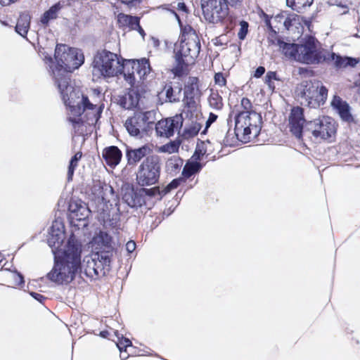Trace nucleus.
I'll use <instances>...</instances> for the list:
<instances>
[{"instance_id": "38", "label": "nucleus", "mask_w": 360, "mask_h": 360, "mask_svg": "<svg viewBox=\"0 0 360 360\" xmlns=\"http://www.w3.org/2000/svg\"><path fill=\"white\" fill-rule=\"evenodd\" d=\"M141 192L142 193V195L143 198L146 199V196L148 197H155L159 196V199H161L162 197L164 195L162 191L160 190L159 186H153L150 188H147L146 187H141Z\"/></svg>"}, {"instance_id": "62", "label": "nucleus", "mask_w": 360, "mask_h": 360, "mask_svg": "<svg viewBox=\"0 0 360 360\" xmlns=\"http://www.w3.org/2000/svg\"><path fill=\"white\" fill-rule=\"evenodd\" d=\"M216 42H215V44L218 45V44H223V42L221 41V39L219 37V38H217L216 39Z\"/></svg>"}, {"instance_id": "8", "label": "nucleus", "mask_w": 360, "mask_h": 360, "mask_svg": "<svg viewBox=\"0 0 360 360\" xmlns=\"http://www.w3.org/2000/svg\"><path fill=\"white\" fill-rule=\"evenodd\" d=\"M162 169L161 158L152 154L143 159L136 172V181L140 187H148L158 184Z\"/></svg>"}, {"instance_id": "58", "label": "nucleus", "mask_w": 360, "mask_h": 360, "mask_svg": "<svg viewBox=\"0 0 360 360\" xmlns=\"http://www.w3.org/2000/svg\"><path fill=\"white\" fill-rule=\"evenodd\" d=\"M109 335L110 333L108 330H103L100 333V335L104 338H108Z\"/></svg>"}, {"instance_id": "59", "label": "nucleus", "mask_w": 360, "mask_h": 360, "mask_svg": "<svg viewBox=\"0 0 360 360\" xmlns=\"http://www.w3.org/2000/svg\"><path fill=\"white\" fill-rule=\"evenodd\" d=\"M141 0H129L127 2V5L129 6H134L136 3H140Z\"/></svg>"}, {"instance_id": "10", "label": "nucleus", "mask_w": 360, "mask_h": 360, "mask_svg": "<svg viewBox=\"0 0 360 360\" xmlns=\"http://www.w3.org/2000/svg\"><path fill=\"white\" fill-rule=\"evenodd\" d=\"M262 116L255 111H242L238 114L235 122V131L237 136L242 134L243 139H250L259 134L261 129Z\"/></svg>"}, {"instance_id": "64", "label": "nucleus", "mask_w": 360, "mask_h": 360, "mask_svg": "<svg viewBox=\"0 0 360 360\" xmlns=\"http://www.w3.org/2000/svg\"><path fill=\"white\" fill-rule=\"evenodd\" d=\"M176 18L178 19L179 22H180V19H179V15H177L176 14Z\"/></svg>"}, {"instance_id": "39", "label": "nucleus", "mask_w": 360, "mask_h": 360, "mask_svg": "<svg viewBox=\"0 0 360 360\" xmlns=\"http://www.w3.org/2000/svg\"><path fill=\"white\" fill-rule=\"evenodd\" d=\"M210 105L216 110H221L223 107L222 98L217 93H212L209 97Z\"/></svg>"}, {"instance_id": "20", "label": "nucleus", "mask_w": 360, "mask_h": 360, "mask_svg": "<svg viewBox=\"0 0 360 360\" xmlns=\"http://www.w3.org/2000/svg\"><path fill=\"white\" fill-rule=\"evenodd\" d=\"M151 149L148 145H143L136 148H127L126 151V157L127 164L129 166H135L145 159L147 156L150 155Z\"/></svg>"}, {"instance_id": "55", "label": "nucleus", "mask_w": 360, "mask_h": 360, "mask_svg": "<svg viewBox=\"0 0 360 360\" xmlns=\"http://www.w3.org/2000/svg\"><path fill=\"white\" fill-rule=\"evenodd\" d=\"M202 155V153H201V151H200L199 153L196 150L194 153V155H193V158H194L195 161L194 162H198L199 160H200L201 159V156Z\"/></svg>"}, {"instance_id": "34", "label": "nucleus", "mask_w": 360, "mask_h": 360, "mask_svg": "<svg viewBox=\"0 0 360 360\" xmlns=\"http://www.w3.org/2000/svg\"><path fill=\"white\" fill-rule=\"evenodd\" d=\"M98 219L105 229L115 228L118 223L117 215L111 216L108 212L101 213Z\"/></svg>"}, {"instance_id": "36", "label": "nucleus", "mask_w": 360, "mask_h": 360, "mask_svg": "<svg viewBox=\"0 0 360 360\" xmlns=\"http://www.w3.org/2000/svg\"><path fill=\"white\" fill-rule=\"evenodd\" d=\"M95 241L98 244H101L104 248V250H110L112 252V237L108 233L101 231L95 238Z\"/></svg>"}, {"instance_id": "1", "label": "nucleus", "mask_w": 360, "mask_h": 360, "mask_svg": "<svg viewBox=\"0 0 360 360\" xmlns=\"http://www.w3.org/2000/svg\"><path fill=\"white\" fill-rule=\"evenodd\" d=\"M93 75L97 77L110 78L123 74L124 79L132 84L136 75L144 79L152 69L149 60L143 58L139 60H123L117 54L105 49L98 51L92 63Z\"/></svg>"}, {"instance_id": "54", "label": "nucleus", "mask_w": 360, "mask_h": 360, "mask_svg": "<svg viewBox=\"0 0 360 360\" xmlns=\"http://www.w3.org/2000/svg\"><path fill=\"white\" fill-rule=\"evenodd\" d=\"M18 0H0V4L3 6H7L15 3Z\"/></svg>"}, {"instance_id": "24", "label": "nucleus", "mask_w": 360, "mask_h": 360, "mask_svg": "<svg viewBox=\"0 0 360 360\" xmlns=\"http://www.w3.org/2000/svg\"><path fill=\"white\" fill-rule=\"evenodd\" d=\"M122 155L121 150L114 146L106 148L103 152V158L110 167L117 165L121 160Z\"/></svg>"}, {"instance_id": "50", "label": "nucleus", "mask_w": 360, "mask_h": 360, "mask_svg": "<svg viewBox=\"0 0 360 360\" xmlns=\"http://www.w3.org/2000/svg\"><path fill=\"white\" fill-rule=\"evenodd\" d=\"M217 119V115L211 112L210 113L209 117L207 120L206 121V129H207L213 122L216 121Z\"/></svg>"}, {"instance_id": "51", "label": "nucleus", "mask_w": 360, "mask_h": 360, "mask_svg": "<svg viewBox=\"0 0 360 360\" xmlns=\"http://www.w3.org/2000/svg\"><path fill=\"white\" fill-rule=\"evenodd\" d=\"M265 72V68L263 66H259L255 71L254 77L256 78L261 77Z\"/></svg>"}, {"instance_id": "47", "label": "nucleus", "mask_w": 360, "mask_h": 360, "mask_svg": "<svg viewBox=\"0 0 360 360\" xmlns=\"http://www.w3.org/2000/svg\"><path fill=\"white\" fill-rule=\"evenodd\" d=\"M272 80L280 81L281 79L277 77L276 72H268L265 76V82H270Z\"/></svg>"}, {"instance_id": "43", "label": "nucleus", "mask_w": 360, "mask_h": 360, "mask_svg": "<svg viewBox=\"0 0 360 360\" xmlns=\"http://www.w3.org/2000/svg\"><path fill=\"white\" fill-rule=\"evenodd\" d=\"M182 181L181 178L174 179H173L163 190V195H166L172 190L176 188Z\"/></svg>"}, {"instance_id": "9", "label": "nucleus", "mask_w": 360, "mask_h": 360, "mask_svg": "<svg viewBox=\"0 0 360 360\" xmlns=\"http://www.w3.org/2000/svg\"><path fill=\"white\" fill-rule=\"evenodd\" d=\"M297 62L315 65L324 63L326 49L319 47V41L314 37H306L301 44H298Z\"/></svg>"}, {"instance_id": "48", "label": "nucleus", "mask_w": 360, "mask_h": 360, "mask_svg": "<svg viewBox=\"0 0 360 360\" xmlns=\"http://www.w3.org/2000/svg\"><path fill=\"white\" fill-rule=\"evenodd\" d=\"M136 248V243L134 240H129L126 243V250L128 253H132Z\"/></svg>"}, {"instance_id": "27", "label": "nucleus", "mask_w": 360, "mask_h": 360, "mask_svg": "<svg viewBox=\"0 0 360 360\" xmlns=\"http://www.w3.org/2000/svg\"><path fill=\"white\" fill-rule=\"evenodd\" d=\"M182 88L180 85L172 86L171 84H167L163 89L167 101L171 103L179 101Z\"/></svg>"}, {"instance_id": "61", "label": "nucleus", "mask_w": 360, "mask_h": 360, "mask_svg": "<svg viewBox=\"0 0 360 360\" xmlns=\"http://www.w3.org/2000/svg\"><path fill=\"white\" fill-rule=\"evenodd\" d=\"M265 83L268 85L269 88L271 90H272V91H274V89H275V85L274 84V83L272 82V81H270V82H265Z\"/></svg>"}, {"instance_id": "41", "label": "nucleus", "mask_w": 360, "mask_h": 360, "mask_svg": "<svg viewBox=\"0 0 360 360\" xmlns=\"http://www.w3.org/2000/svg\"><path fill=\"white\" fill-rule=\"evenodd\" d=\"M201 126L198 123H193L184 129L185 135L188 137H193L197 135L200 130Z\"/></svg>"}, {"instance_id": "40", "label": "nucleus", "mask_w": 360, "mask_h": 360, "mask_svg": "<svg viewBox=\"0 0 360 360\" xmlns=\"http://www.w3.org/2000/svg\"><path fill=\"white\" fill-rule=\"evenodd\" d=\"M179 147V144L172 141L160 146L158 149V151L161 153H173L178 151Z\"/></svg>"}, {"instance_id": "44", "label": "nucleus", "mask_w": 360, "mask_h": 360, "mask_svg": "<svg viewBox=\"0 0 360 360\" xmlns=\"http://www.w3.org/2000/svg\"><path fill=\"white\" fill-rule=\"evenodd\" d=\"M264 22L266 26L268 27V29L272 32L273 33L276 34L277 31L275 30L274 23H273V19L272 17H269L268 15H264Z\"/></svg>"}, {"instance_id": "31", "label": "nucleus", "mask_w": 360, "mask_h": 360, "mask_svg": "<svg viewBox=\"0 0 360 360\" xmlns=\"http://www.w3.org/2000/svg\"><path fill=\"white\" fill-rule=\"evenodd\" d=\"M79 273H83L86 276L92 278L94 276V270L93 271V258L92 254L85 256L83 261H80Z\"/></svg>"}, {"instance_id": "15", "label": "nucleus", "mask_w": 360, "mask_h": 360, "mask_svg": "<svg viewBox=\"0 0 360 360\" xmlns=\"http://www.w3.org/2000/svg\"><path fill=\"white\" fill-rule=\"evenodd\" d=\"M65 239V233L63 226L57 221L53 223L49 232L47 243L51 248L53 255H59V248Z\"/></svg>"}, {"instance_id": "23", "label": "nucleus", "mask_w": 360, "mask_h": 360, "mask_svg": "<svg viewBox=\"0 0 360 360\" xmlns=\"http://www.w3.org/2000/svg\"><path fill=\"white\" fill-rule=\"evenodd\" d=\"M114 333L117 337V340L113 341L120 352L121 360H126L134 353L135 348L129 339L124 338L122 335L120 337L117 330H115Z\"/></svg>"}, {"instance_id": "11", "label": "nucleus", "mask_w": 360, "mask_h": 360, "mask_svg": "<svg viewBox=\"0 0 360 360\" xmlns=\"http://www.w3.org/2000/svg\"><path fill=\"white\" fill-rule=\"evenodd\" d=\"M239 0H200L203 15L210 23L221 22L229 13L228 3L235 4Z\"/></svg>"}, {"instance_id": "42", "label": "nucleus", "mask_w": 360, "mask_h": 360, "mask_svg": "<svg viewBox=\"0 0 360 360\" xmlns=\"http://www.w3.org/2000/svg\"><path fill=\"white\" fill-rule=\"evenodd\" d=\"M249 24L245 20L240 22V29L238 32V37L240 40H244L248 33Z\"/></svg>"}, {"instance_id": "56", "label": "nucleus", "mask_w": 360, "mask_h": 360, "mask_svg": "<svg viewBox=\"0 0 360 360\" xmlns=\"http://www.w3.org/2000/svg\"><path fill=\"white\" fill-rule=\"evenodd\" d=\"M177 8L179 10L183 11L184 12L187 11L186 6L184 3H182V2L178 3Z\"/></svg>"}, {"instance_id": "16", "label": "nucleus", "mask_w": 360, "mask_h": 360, "mask_svg": "<svg viewBox=\"0 0 360 360\" xmlns=\"http://www.w3.org/2000/svg\"><path fill=\"white\" fill-rule=\"evenodd\" d=\"M324 63L333 64L336 69H342L348 67L354 68L359 63V59L349 56H342L327 50Z\"/></svg>"}, {"instance_id": "37", "label": "nucleus", "mask_w": 360, "mask_h": 360, "mask_svg": "<svg viewBox=\"0 0 360 360\" xmlns=\"http://www.w3.org/2000/svg\"><path fill=\"white\" fill-rule=\"evenodd\" d=\"M82 157V153L79 151L76 153L74 156L72 157L70 161V164L68 166V181L72 180V176L75 172V169L78 165V162Z\"/></svg>"}, {"instance_id": "6", "label": "nucleus", "mask_w": 360, "mask_h": 360, "mask_svg": "<svg viewBox=\"0 0 360 360\" xmlns=\"http://www.w3.org/2000/svg\"><path fill=\"white\" fill-rule=\"evenodd\" d=\"M187 34L180 37V43L174 49L176 65L173 69L176 76L183 74L184 66L194 63L200 50V43L198 36L193 28H188Z\"/></svg>"}, {"instance_id": "3", "label": "nucleus", "mask_w": 360, "mask_h": 360, "mask_svg": "<svg viewBox=\"0 0 360 360\" xmlns=\"http://www.w3.org/2000/svg\"><path fill=\"white\" fill-rule=\"evenodd\" d=\"M68 100L62 98L65 105L68 107L70 116L68 122L72 124L75 136H84L87 125L95 124L100 119L103 105L92 103L87 96L79 91L67 94Z\"/></svg>"}, {"instance_id": "17", "label": "nucleus", "mask_w": 360, "mask_h": 360, "mask_svg": "<svg viewBox=\"0 0 360 360\" xmlns=\"http://www.w3.org/2000/svg\"><path fill=\"white\" fill-rule=\"evenodd\" d=\"M179 118L161 120L155 124V131L158 136L169 138L174 135V131L179 127Z\"/></svg>"}, {"instance_id": "21", "label": "nucleus", "mask_w": 360, "mask_h": 360, "mask_svg": "<svg viewBox=\"0 0 360 360\" xmlns=\"http://www.w3.org/2000/svg\"><path fill=\"white\" fill-rule=\"evenodd\" d=\"M297 18V15L290 14L288 11H281L272 16L275 30H277L278 32L283 30H288L295 24Z\"/></svg>"}, {"instance_id": "7", "label": "nucleus", "mask_w": 360, "mask_h": 360, "mask_svg": "<svg viewBox=\"0 0 360 360\" xmlns=\"http://www.w3.org/2000/svg\"><path fill=\"white\" fill-rule=\"evenodd\" d=\"M328 93L326 86L317 79L302 81L295 89V95L300 104L316 110L326 103Z\"/></svg>"}, {"instance_id": "22", "label": "nucleus", "mask_w": 360, "mask_h": 360, "mask_svg": "<svg viewBox=\"0 0 360 360\" xmlns=\"http://www.w3.org/2000/svg\"><path fill=\"white\" fill-rule=\"evenodd\" d=\"M69 212L72 219L84 221L89 216L91 211L86 205L82 201L72 200L69 203Z\"/></svg>"}, {"instance_id": "25", "label": "nucleus", "mask_w": 360, "mask_h": 360, "mask_svg": "<svg viewBox=\"0 0 360 360\" xmlns=\"http://www.w3.org/2000/svg\"><path fill=\"white\" fill-rule=\"evenodd\" d=\"M117 20L119 27L121 29L131 31L135 30V26L138 25V21H140V18L120 13L117 15Z\"/></svg>"}, {"instance_id": "28", "label": "nucleus", "mask_w": 360, "mask_h": 360, "mask_svg": "<svg viewBox=\"0 0 360 360\" xmlns=\"http://www.w3.org/2000/svg\"><path fill=\"white\" fill-rule=\"evenodd\" d=\"M139 95L132 91L125 94L120 99V105L127 110L136 108L139 104Z\"/></svg>"}, {"instance_id": "14", "label": "nucleus", "mask_w": 360, "mask_h": 360, "mask_svg": "<svg viewBox=\"0 0 360 360\" xmlns=\"http://www.w3.org/2000/svg\"><path fill=\"white\" fill-rule=\"evenodd\" d=\"M184 97L183 99L184 105L190 111H195L197 108L198 99L200 96L198 88V79L190 77L184 86Z\"/></svg>"}, {"instance_id": "30", "label": "nucleus", "mask_w": 360, "mask_h": 360, "mask_svg": "<svg viewBox=\"0 0 360 360\" xmlns=\"http://www.w3.org/2000/svg\"><path fill=\"white\" fill-rule=\"evenodd\" d=\"M30 26V17L27 14H22L18 19L15 31L22 37H26Z\"/></svg>"}, {"instance_id": "32", "label": "nucleus", "mask_w": 360, "mask_h": 360, "mask_svg": "<svg viewBox=\"0 0 360 360\" xmlns=\"http://www.w3.org/2000/svg\"><path fill=\"white\" fill-rule=\"evenodd\" d=\"M182 165L183 160L177 155H173L168 158L166 162V171L169 174H175L180 170Z\"/></svg>"}, {"instance_id": "57", "label": "nucleus", "mask_w": 360, "mask_h": 360, "mask_svg": "<svg viewBox=\"0 0 360 360\" xmlns=\"http://www.w3.org/2000/svg\"><path fill=\"white\" fill-rule=\"evenodd\" d=\"M152 44L154 47L158 48L160 46V41L157 38L151 37Z\"/></svg>"}, {"instance_id": "19", "label": "nucleus", "mask_w": 360, "mask_h": 360, "mask_svg": "<svg viewBox=\"0 0 360 360\" xmlns=\"http://www.w3.org/2000/svg\"><path fill=\"white\" fill-rule=\"evenodd\" d=\"M330 105L337 111L343 121L349 123L354 122V119L350 112L351 108L349 105L339 96L335 95L333 96Z\"/></svg>"}, {"instance_id": "33", "label": "nucleus", "mask_w": 360, "mask_h": 360, "mask_svg": "<svg viewBox=\"0 0 360 360\" xmlns=\"http://www.w3.org/2000/svg\"><path fill=\"white\" fill-rule=\"evenodd\" d=\"M202 168V165L199 162L188 161L182 170L184 178L188 179L191 176L198 173Z\"/></svg>"}, {"instance_id": "5", "label": "nucleus", "mask_w": 360, "mask_h": 360, "mask_svg": "<svg viewBox=\"0 0 360 360\" xmlns=\"http://www.w3.org/2000/svg\"><path fill=\"white\" fill-rule=\"evenodd\" d=\"M290 129L298 139L302 137L303 131L309 132L316 140L330 141L336 134L335 120L328 116H323L313 120L307 121L304 117V110L301 107H294L289 117Z\"/></svg>"}, {"instance_id": "29", "label": "nucleus", "mask_w": 360, "mask_h": 360, "mask_svg": "<svg viewBox=\"0 0 360 360\" xmlns=\"http://www.w3.org/2000/svg\"><path fill=\"white\" fill-rule=\"evenodd\" d=\"M279 47L282 53L285 57L290 60L297 61V55L298 51V44L286 43L284 41H279Z\"/></svg>"}, {"instance_id": "60", "label": "nucleus", "mask_w": 360, "mask_h": 360, "mask_svg": "<svg viewBox=\"0 0 360 360\" xmlns=\"http://www.w3.org/2000/svg\"><path fill=\"white\" fill-rule=\"evenodd\" d=\"M188 28H192L191 26H187V27H185L183 30H182V34H181V36H184V34H187L188 32H189V30Z\"/></svg>"}, {"instance_id": "35", "label": "nucleus", "mask_w": 360, "mask_h": 360, "mask_svg": "<svg viewBox=\"0 0 360 360\" xmlns=\"http://www.w3.org/2000/svg\"><path fill=\"white\" fill-rule=\"evenodd\" d=\"M313 1L314 0H286L287 5L298 13L309 7Z\"/></svg>"}, {"instance_id": "12", "label": "nucleus", "mask_w": 360, "mask_h": 360, "mask_svg": "<svg viewBox=\"0 0 360 360\" xmlns=\"http://www.w3.org/2000/svg\"><path fill=\"white\" fill-rule=\"evenodd\" d=\"M153 124L154 112L146 111L135 112L134 116L126 120L124 127L130 136L141 138Z\"/></svg>"}, {"instance_id": "63", "label": "nucleus", "mask_w": 360, "mask_h": 360, "mask_svg": "<svg viewBox=\"0 0 360 360\" xmlns=\"http://www.w3.org/2000/svg\"><path fill=\"white\" fill-rule=\"evenodd\" d=\"M120 1H121L122 4L127 5V2L129 1H127V0H121Z\"/></svg>"}, {"instance_id": "46", "label": "nucleus", "mask_w": 360, "mask_h": 360, "mask_svg": "<svg viewBox=\"0 0 360 360\" xmlns=\"http://www.w3.org/2000/svg\"><path fill=\"white\" fill-rule=\"evenodd\" d=\"M240 105L244 109L243 111H252V103L248 98H243L241 100Z\"/></svg>"}, {"instance_id": "13", "label": "nucleus", "mask_w": 360, "mask_h": 360, "mask_svg": "<svg viewBox=\"0 0 360 360\" xmlns=\"http://www.w3.org/2000/svg\"><path fill=\"white\" fill-rule=\"evenodd\" d=\"M112 253L110 250H103L92 253L93 271L94 276L92 279H97L105 276L110 270L111 257Z\"/></svg>"}, {"instance_id": "53", "label": "nucleus", "mask_w": 360, "mask_h": 360, "mask_svg": "<svg viewBox=\"0 0 360 360\" xmlns=\"http://www.w3.org/2000/svg\"><path fill=\"white\" fill-rule=\"evenodd\" d=\"M14 277H15V283L18 285H21V284L24 283L23 277H22V276L21 274H16L14 275Z\"/></svg>"}, {"instance_id": "2", "label": "nucleus", "mask_w": 360, "mask_h": 360, "mask_svg": "<svg viewBox=\"0 0 360 360\" xmlns=\"http://www.w3.org/2000/svg\"><path fill=\"white\" fill-rule=\"evenodd\" d=\"M56 64L53 68L51 67L58 91L65 100H68L67 94L78 90L75 89L70 84V73L79 68L84 61V57L81 51L71 48L65 44H58L54 54Z\"/></svg>"}, {"instance_id": "49", "label": "nucleus", "mask_w": 360, "mask_h": 360, "mask_svg": "<svg viewBox=\"0 0 360 360\" xmlns=\"http://www.w3.org/2000/svg\"><path fill=\"white\" fill-rule=\"evenodd\" d=\"M30 295L36 300H37L40 303H43V302L46 300V297L38 293V292H30Z\"/></svg>"}, {"instance_id": "45", "label": "nucleus", "mask_w": 360, "mask_h": 360, "mask_svg": "<svg viewBox=\"0 0 360 360\" xmlns=\"http://www.w3.org/2000/svg\"><path fill=\"white\" fill-rule=\"evenodd\" d=\"M214 82L216 84H218L220 86H223L226 84V79L223 76V74L221 72L216 73L214 75Z\"/></svg>"}, {"instance_id": "18", "label": "nucleus", "mask_w": 360, "mask_h": 360, "mask_svg": "<svg viewBox=\"0 0 360 360\" xmlns=\"http://www.w3.org/2000/svg\"><path fill=\"white\" fill-rule=\"evenodd\" d=\"M122 200L130 207L136 209L146 203L140 188L134 190L133 188H126L123 190Z\"/></svg>"}, {"instance_id": "26", "label": "nucleus", "mask_w": 360, "mask_h": 360, "mask_svg": "<svg viewBox=\"0 0 360 360\" xmlns=\"http://www.w3.org/2000/svg\"><path fill=\"white\" fill-rule=\"evenodd\" d=\"M65 6V1H58L51 6L41 15L40 22L44 25H47L51 20H56L59 15L60 11Z\"/></svg>"}, {"instance_id": "52", "label": "nucleus", "mask_w": 360, "mask_h": 360, "mask_svg": "<svg viewBox=\"0 0 360 360\" xmlns=\"http://www.w3.org/2000/svg\"><path fill=\"white\" fill-rule=\"evenodd\" d=\"M134 30H136L141 34L142 38L144 39V37L146 36V33H145V31L143 30V29L140 25V21H138V25L135 26Z\"/></svg>"}, {"instance_id": "4", "label": "nucleus", "mask_w": 360, "mask_h": 360, "mask_svg": "<svg viewBox=\"0 0 360 360\" xmlns=\"http://www.w3.org/2000/svg\"><path fill=\"white\" fill-rule=\"evenodd\" d=\"M82 251L81 241L71 234L61 255H54V266L47 274L49 279L58 284L70 283L79 273Z\"/></svg>"}]
</instances>
